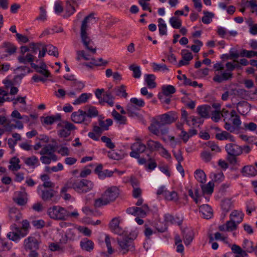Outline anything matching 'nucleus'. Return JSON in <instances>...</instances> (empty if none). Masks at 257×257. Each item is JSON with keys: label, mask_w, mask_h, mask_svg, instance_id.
<instances>
[{"label": "nucleus", "mask_w": 257, "mask_h": 257, "mask_svg": "<svg viewBox=\"0 0 257 257\" xmlns=\"http://www.w3.org/2000/svg\"><path fill=\"white\" fill-rule=\"evenodd\" d=\"M169 22L171 26L174 29H180L181 27L182 22L181 20L176 17H172L169 19Z\"/></svg>", "instance_id": "41"}, {"label": "nucleus", "mask_w": 257, "mask_h": 257, "mask_svg": "<svg viewBox=\"0 0 257 257\" xmlns=\"http://www.w3.org/2000/svg\"><path fill=\"white\" fill-rule=\"evenodd\" d=\"M181 54L182 58L188 62L193 59V55H192V53L189 52V51L187 50H182L181 51Z\"/></svg>", "instance_id": "53"}, {"label": "nucleus", "mask_w": 257, "mask_h": 257, "mask_svg": "<svg viewBox=\"0 0 257 257\" xmlns=\"http://www.w3.org/2000/svg\"><path fill=\"white\" fill-rule=\"evenodd\" d=\"M20 160L19 158L13 157L10 161V163L11 165L9 166L10 170L13 171H17L21 168V166L19 165Z\"/></svg>", "instance_id": "33"}, {"label": "nucleus", "mask_w": 257, "mask_h": 257, "mask_svg": "<svg viewBox=\"0 0 257 257\" xmlns=\"http://www.w3.org/2000/svg\"><path fill=\"white\" fill-rule=\"evenodd\" d=\"M161 127H159L156 124V121L149 127L150 131L155 135L159 136L160 131L159 128Z\"/></svg>", "instance_id": "62"}, {"label": "nucleus", "mask_w": 257, "mask_h": 257, "mask_svg": "<svg viewBox=\"0 0 257 257\" xmlns=\"http://www.w3.org/2000/svg\"><path fill=\"white\" fill-rule=\"evenodd\" d=\"M214 184L210 181L207 184L201 185V188L203 194L211 195L213 192Z\"/></svg>", "instance_id": "26"}, {"label": "nucleus", "mask_w": 257, "mask_h": 257, "mask_svg": "<svg viewBox=\"0 0 257 257\" xmlns=\"http://www.w3.org/2000/svg\"><path fill=\"white\" fill-rule=\"evenodd\" d=\"M172 153L178 163L181 162L183 161V157L182 156V152L180 150H179L177 152L173 150Z\"/></svg>", "instance_id": "63"}, {"label": "nucleus", "mask_w": 257, "mask_h": 257, "mask_svg": "<svg viewBox=\"0 0 257 257\" xmlns=\"http://www.w3.org/2000/svg\"><path fill=\"white\" fill-rule=\"evenodd\" d=\"M241 173L243 176L247 177H254L257 175L256 169L252 165L244 166L241 170Z\"/></svg>", "instance_id": "17"}, {"label": "nucleus", "mask_w": 257, "mask_h": 257, "mask_svg": "<svg viewBox=\"0 0 257 257\" xmlns=\"http://www.w3.org/2000/svg\"><path fill=\"white\" fill-rule=\"evenodd\" d=\"M215 138L219 141L228 140L232 142L235 141L233 136L226 131H222L220 133H216Z\"/></svg>", "instance_id": "23"}, {"label": "nucleus", "mask_w": 257, "mask_h": 257, "mask_svg": "<svg viewBox=\"0 0 257 257\" xmlns=\"http://www.w3.org/2000/svg\"><path fill=\"white\" fill-rule=\"evenodd\" d=\"M3 47L6 48L5 52L8 53L9 55L14 54L17 50L16 46L10 42H4Z\"/></svg>", "instance_id": "34"}, {"label": "nucleus", "mask_w": 257, "mask_h": 257, "mask_svg": "<svg viewBox=\"0 0 257 257\" xmlns=\"http://www.w3.org/2000/svg\"><path fill=\"white\" fill-rule=\"evenodd\" d=\"M162 91L164 95L169 96L175 92L176 89L171 85H164L162 87Z\"/></svg>", "instance_id": "36"}, {"label": "nucleus", "mask_w": 257, "mask_h": 257, "mask_svg": "<svg viewBox=\"0 0 257 257\" xmlns=\"http://www.w3.org/2000/svg\"><path fill=\"white\" fill-rule=\"evenodd\" d=\"M71 3H75L76 1L75 0H68L66 2V13L63 16L64 18L69 17L76 12L75 7L71 5Z\"/></svg>", "instance_id": "21"}, {"label": "nucleus", "mask_w": 257, "mask_h": 257, "mask_svg": "<svg viewBox=\"0 0 257 257\" xmlns=\"http://www.w3.org/2000/svg\"><path fill=\"white\" fill-rule=\"evenodd\" d=\"M76 59L78 61H79L82 58L85 60H89L92 58L91 54H93L92 53H90L89 51L86 52L84 50H78L76 52Z\"/></svg>", "instance_id": "30"}, {"label": "nucleus", "mask_w": 257, "mask_h": 257, "mask_svg": "<svg viewBox=\"0 0 257 257\" xmlns=\"http://www.w3.org/2000/svg\"><path fill=\"white\" fill-rule=\"evenodd\" d=\"M134 239L128 236H122L117 238V241L122 254H125L129 250L134 249Z\"/></svg>", "instance_id": "7"}, {"label": "nucleus", "mask_w": 257, "mask_h": 257, "mask_svg": "<svg viewBox=\"0 0 257 257\" xmlns=\"http://www.w3.org/2000/svg\"><path fill=\"white\" fill-rule=\"evenodd\" d=\"M91 94H87L86 93H84L81 94L79 97L77 98L73 102V104L74 105L80 104L81 103H85L87 102L90 96H91Z\"/></svg>", "instance_id": "38"}, {"label": "nucleus", "mask_w": 257, "mask_h": 257, "mask_svg": "<svg viewBox=\"0 0 257 257\" xmlns=\"http://www.w3.org/2000/svg\"><path fill=\"white\" fill-rule=\"evenodd\" d=\"M92 14H91L86 16L82 22L80 29V37L81 42L87 51H89L90 53H92V54H95L96 49V48H93V42L88 36V34L87 33V30L88 27L87 23L90 18L92 17Z\"/></svg>", "instance_id": "2"}, {"label": "nucleus", "mask_w": 257, "mask_h": 257, "mask_svg": "<svg viewBox=\"0 0 257 257\" xmlns=\"http://www.w3.org/2000/svg\"><path fill=\"white\" fill-rule=\"evenodd\" d=\"M244 213L240 210H234L229 215V218L238 224L241 223L243 219Z\"/></svg>", "instance_id": "20"}, {"label": "nucleus", "mask_w": 257, "mask_h": 257, "mask_svg": "<svg viewBox=\"0 0 257 257\" xmlns=\"http://www.w3.org/2000/svg\"><path fill=\"white\" fill-rule=\"evenodd\" d=\"M112 115L114 119L117 121L119 124H125L126 121V118L124 116L121 115L116 110L113 109L112 111Z\"/></svg>", "instance_id": "35"}, {"label": "nucleus", "mask_w": 257, "mask_h": 257, "mask_svg": "<svg viewBox=\"0 0 257 257\" xmlns=\"http://www.w3.org/2000/svg\"><path fill=\"white\" fill-rule=\"evenodd\" d=\"M147 149L146 145L143 144L141 142H136L133 144L131 147L132 151L130 153L131 157L134 158H139L140 154L144 153Z\"/></svg>", "instance_id": "10"}, {"label": "nucleus", "mask_w": 257, "mask_h": 257, "mask_svg": "<svg viewBox=\"0 0 257 257\" xmlns=\"http://www.w3.org/2000/svg\"><path fill=\"white\" fill-rule=\"evenodd\" d=\"M101 140L103 143H105L106 146L111 149H113L115 148V145L112 142L111 139L106 136H102L101 138Z\"/></svg>", "instance_id": "54"}, {"label": "nucleus", "mask_w": 257, "mask_h": 257, "mask_svg": "<svg viewBox=\"0 0 257 257\" xmlns=\"http://www.w3.org/2000/svg\"><path fill=\"white\" fill-rule=\"evenodd\" d=\"M155 79L156 76L154 74H146L145 75V81L149 88H154L156 87Z\"/></svg>", "instance_id": "29"}, {"label": "nucleus", "mask_w": 257, "mask_h": 257, "mask_svg": "<svg viewBox=\"0 0 257 257\" xmlns=\"http://www.w3.org/2000/svg\"><path fill=\"white\" fill-rule=\"evenodd\" d=\"M55 151L54 146L51 144H48L47 145H45L42 149V150L40 151L39 154L41 155H52V157L54 159V161H56L57 160V157L54 154Z\"/></svg>", "instance_id": "16"}, {"label": "nucleus", "mask_w": 257, "mask_h": 257, "mask_svg": "<svg viewBox=\"0 0 257 257\" xmlns=\"http://www.w3.org/2000/svg\"><path fill=\"white\" fill-rule=\"evenodd\" d=\"M54 186V183L48 180L47 181L44 182L43 185H39L37 188V190L38 192H39L40 190H43V187H44V189H53Z\"/></svg>", "instance_id": "52"}, {"label": "nucleus", "mask_w": 257, "mask_h": 257, "mask_svg": "<svg viewBox=\"0 0 257 257\" xmlns=\"http://www.w3.org/2000/svg\"><path fill=\"white\" fill-rule=\"evenodd\" d=\"M200 155L202 160L206 163L210 162L212 159V154L207 151L202 152Z\"/></svg>", "instance_id": "61"}, {"label": "nucleus", "mask_w": 257, "mask_h": 257, "mask_svg": "<svg viewBox=\"0 0 257 257\" xmlns=\"http://www.w3.org/2000/svg\"><path fill=\"white\" fill-rule=\"evenodd\" d=\"M227 155L232 156H239L241 154V146L235 144L229 143L225 147Z\"/></svg>", "instance_id": "12"}, {"label": "nucleus", "mask_w": 257, "mask_h": 257, "mask_svg": "<svg viewBox=\"0 0 257 257\" xmlns=\"http://www.w3.org/2000/svg\"><path fill=\"white\" fill-rule=\"evenodd\" d=\"M40 161L43 164L48 165L51 163L52 161H54V159L52 155H48V156L42 155L40 157Z\"/></svg>", "instance_id": "60"}, {"label": "nucleus", "mask_w": 257, "mask_h": 257, "mask_svg": "<svg viewBox=\"0 0 257 257\" xmlns=\"http://www.w3.org/2000/svg\"><path fill=\"white\" fill-rule=\"evenodd\" d=\"M45 48L47 49V52L50 55L55 57H58L59 56V52L57 47L52 45H45Z\"/></svg>", "instance_id": "44"}, {"label": "nucleus", "mask_w": 257, "mask_h": 257, "mask_svg": "<svg viewBox=\"0 0 257 257\" xmlns=\"http://www.w3.org/2000/svg\"><path fill=\"white\" fill-rule=\"evenodd\" d=\"M41 191V197L44 201H48L52 200L57 193L53 189H44L40 190Z\"/></svg>", "instance_id": "15"}, {"label": "nucleus", "mask_w": 257, "mask_h": 257, "mask_svg": "<svg viewBox=\"0 0 257 257\" xmlns=\"http://www.w3.org/2000/svg\"><path fill=\"white\" fill-rule=\"evenodd\" d=\"M221 207L224 211L226 212L228 211L231 207L230 200L228 199L223 200L221 203Z\"/></svg>", "instance_id": "59"}, {"label": "nucleus", "mask_w": 257, "mask_h": 257, "mask_svg": "<svg viewBox=\"0 0 257 257\" xmlns=\"http://www.w3.org/2000/svg\"><path fill=\"white\" fill-rule=\"evenodd\" d=\"M25 163L29 166H34L39 164V160L38 158L35 156L31 157L26 158L25 159Z\"/></svg>", "instance_id": "43"}, {"label": "nucleus", "mask_w": 257, "mask_h": 257, "mask_svg": "<svg viewBox=\"0 0 257 257\" xmlns=\"http://www.w3.org/2000/svg\"><path fill=\"white\" fill-rule=\"evenodd\" d=\"M207 146L211 149L212 151L216 153H219L221 151L220 147L213 142H208Z\"/></svg>", "instance_id": "64"}, {"label": "nucleus", "mask_w": 257, "mask_h": 257, "mask_svg": "<svg viewBox=\"0 0 257 257\" xmlns=\"http://www.w3.org/2000/svg\"><path fill=\"white\" fill-rule=\"evenodd\" d=\"M204 16L202 18V21L204 24H208L212 21V19L214 16V14L211 12L204 11Z\"/></svg>", "instance_id": "47"}, {"label": "nucleus", "mask_w": 257, "mask_h": 257, "mask_svg": "<svg viewBox=\"0 0 257 257\" xmlns=\"http://www.w3.org/2000/svg\"><path fill=\"white\" fill-rule=\"evenodd\" d=\"M80 246L82 249L90 252L93 249L94 243L91 240L86 239L80 242Z\"/></svg>", "instance_id": "27"}, {"label": "nucleus", "mask_w": 257, "mask_h": 257, "mask_svg": "<svg viewBox=\"0 0 257 257\" xmlns=\"http://www.w3.org/2000/svg\"><path fill=\"white\" fill-rule=\"evenodd\" d=\"M146 146L151 152L158 151L159 149L163 148L162 145L159 142L155 141L151 139L148 140Z\"/></svg>", "instance_id": "22"}, {"label": "nucleus", "mask_w": 257, "mask_h": 257, "mask_svg": "<svg viewBox=\"0 0 257 257\" xmlns=\"http://www.w3.org/2000/svg\"><path fill=\"white\" fill-rule=\"evenodd\" d=\"M242 247L244 250L249 253L253 252L255 249V247L253 245V242L247 239L244 240Z\"/></svg>", "instance_id": "40"}, {"label": "nucleus", "mask_w": 257, "mask_h": 257, "mask_svg": "<svg viewBox=\"0 0 257 257\" xmlns=\"http://www.w3.org/2000/svg\"><path fill=\"white\" fill-rule=\"evenodd\" d=\"M86 118L91 119L92 117L98 116V111L95 106H89L87 111L86 112Z\"/></svg>", "instance_id": "39"}, {"label": "nucleus", "mask_w": 257, "mask_h": 257, "mask_svg": "<svg viewBox=\"0 0 257 257\" xmlns=\"http://www.w3.org/2000/svg\"><path fill=\"white\" fill-rule=\"evenodd\" d=\"M130 102L133 105H135L137 107H142L145 105V102L142 99H138L136 97L132 98Z\"/></svg>", "instance_id": "56"}, {"label": "nucleus", "mask_w": 257, "mask_h": 257, "mask_svg": "<svg viewBox=\"0 0 257 257\" xmlns=\"http://www.w3.org/2000/svg\"><path fill=\"white\" fill-rule=\"evenodd\" d=\"M255 51H253L252 50L248 51L245 49H243L240 53V56L241 57H245L248 58H250L254 56H255Z\"/></svg>", "instance_id": "55"}, {"label": "nucleus", "mask_w": 257, "mask_h": 257, "mask_svg": "<svg viewBox=\"0 0 257 257\" xmlns=\"http://www.w3.org/2000/svg\"><path fill=\"white\" fill-rule=\"evenodd\" d=\"M119 195V190L115 186L108 188L102 195L100 198L95 200L94 206L99 208L106 205L115 200Z\"/></svg>", "instance_id": "3"}, {"label": "nucleus", "mask_w": 257, "mask_h": 257, "mask_svg": "<svg viewBox=\"0 0 257 257\" xmlns=\"http://www.w3.org/2000/svg\"><path fill=\"white\" fill-rule=\"evenodd\" d=\"M86 111L79 109L77 111L73 112L72 113L71 119L76 123L85 122L87 124L91 121V120L86 118Z\"/></svg>", "instance_id": "11"}, {"label": "nucleus", "mask_w": 257, "mask_h": 257, "mask_svg": "<svg viewBox=\"0 0 257 257\" xmlns=\"http://www.w3.org/2000/svg\"><path fill=\"white\" fill-rule=\"evenodd\" d=\"M62 128L59 131V136L61 138H67L69 136L71 131L76 129V126L72 123L64 121L58 124Z\"/></svg>", "instance_id": "9"}, {"label": "nucleus", "mask_w": 257, "mask_h": 257, "mask_svg": "<svg viewBox=\"0 0 257 257\" xmlns=\"http://www.w3.org/2000/svg\"><path fill=\"white\" fill-rule=\"evenodd\" d=\"M93 186L92 182L86 179H70L62 188V192H66L69 189H73L78 193H85L91 190Z\"/></svg>", "instance_id": "1"}, {"label": "nucleus", "mask_w": 257, "mask_h": 257, "mask_svg": "<svg viewBox=\"0 0 257 257\" xmlns=\"http://www.w3.org/2000/svg\"><path fill=\"white\" fill-rule=\"evenodd\" d=\"M138 108L133 104H128L127 105V114L130 117H139L140 114L137 112Z\"/></svg>", "instance_id": "31"}, {"label": "nucleus", "mask_w": 257, "mask_h": 257, "mask_svg": "<svg viewBox=\"0 0 257 257\" xmlns=\"http://www.w3.org/2000/svg\"><path fill=\"white\" fill-rule=\"evenodd\" d=\"M113 121L111 119H106L105 121L99 120V124L102 130L107 131L109 128V126L112 124Z\"/></svg>", "instance_id": "48"}, {"label": "nucleus", "mask_w": 257, "mask_h": 257, "mask_svg": "<svg viewBox=\"0 0 257 257\" xmlns=\"http://www.w3.org/2000/svg\"><path fill=\"white\" fill-rule=\"evenodd\" d=\"M152 66L154 71H165L169 70L165 64H159L156 63H153L152 64Z\"/></svg>", "instance_id": "50"}, {"label": "nucleus", "mask_w": 257, "mask_h": 257, "mask_svg": "<svg viewBox=\"0 0 257 257\" xmlns=\"http://www.w3.org/2000/svg\"><path fill=\"white\" fill-rule=\"evenodd\" d=\"M165 221L167 222H170L171 224H176L178 225H180L182 223V220L178 217H174L170 214H165L164 215Z\"/></svg>", "instance_id": "28"}, {"label": "nucleus", "mask_w": 257, "mask_h": 257, "mask_svg": "<svg viewBox=\"0 0 257 257\" xmlns=\"http://www.w3.org/2000/svg\"><path fill=\"white\" fill-rule=\"evenodd\" d=\"M177 112L173 111H169L159 116L158 119L156 121V124L161 127L166 124H170L178 119Z\"/></svg>", "instance_id": "6"}, {"label": "nucleus", "mask_w": 257, "mask_h": 257, "mask_svg": "<svg viewBox=\"0 0 257 257\" xmlns=\"http://www.w3.org/2000/svg\"><path fill=\"white\" fill-rule=\"evenodd\" d=\"M34 56L31 54H27L26 57L19 56L18 58V61L21 63L26 64L27 62L33 63Z\"/></svg>", "instance_id": "45"}, {"label": "nucleus", "mask_w": 257, "mask_h": 257, "mask_svg": "<svg viewBox=\"0 0 257 257\" xmlns=\"http://www.w3.org/2000/svg\"><path fill=\"white\" fill-rule=\"evenodd\" d=\"M194 43L195 44L192 45L190 47V49L194 53H197L199 51L200 47L202 46L203 43L201 41L199 40H194Z\"/></svg>", "instance_id": "51"}, {"label": "nucleus", "mask_w": 257, "mask_h": 257, "mask_svg": "<svg viewBox=\"0 0 257 257\" xmlns=\"http://www.w3.org/2000/svg\"><path fill=\"white\" fill-rule=\"evenodd\" d=\"M238 224V223L230 219L225 224L219 226L218 229L221 231L231 232L237 229Z\"/></svg>", "instance_id": "13"}, {"label": "nucleus", "mask_w": 257, "mask_h": 257, "mask_svg": "<svg viewBox=\"0 0 257 257\" xmlns=\"http://www.w3.org/2000/svg\"><path fill=\"white\" fill-rule=\"evenodd\" d=\"M194 177L197 181L201 184H204L206 182V176L201 169H197L195 171Z\"/></svg>", "instance_id": "32"}, {"label": "nucleus", "mask_w": 257, "mask_h": 257, "mask_svg": "<svg viewBox=\"0 0 257 257\" xmlns=\"http://www.w3.org/2000/svg\"><path fill=\"white\" fill-rule=\"evenodd\" d=\"M41 118L44 119V120L42 121L43 124L52 125L55 121L60 120L61 116L60 114L58 113L55 115L48 116L45 117H42Z\"/></svg>", "instance_id": "24"}, {"label": "nucleus", "mask_w": 257, "mask_h": 257, "mask_svg": "<svg viewBox=\"0 0 257 257\" xmlns=\"http://www.w3.org/2000/svg\"><path fill=\"white\" fill-rule=\"evenodd\" d=\"M10 218L12 221L19 222L22 218V214L19 213L11 212L10 214Z\"/></svg>", "instance_id": "58"}, {"label": "nucleus", "mask_w": 257, "mask_h": 257, "mask_svg": "<svg viewBox=\"0 0 257 257\" xmlns=\"http://www.w3.org/2000/svg\"><path fill=\"white\" fill-rule=\"evenodd\" d=\"M40 15L36 18V20L44 22L47 20V17L46 11L43 7H41L40 8Z\"/></svg>", "instance_id": "57"}, {"label": "nucleus", "mask_w": 257, "mask_h": 257, "mask_svg": "<svg viewBox=\"0 0 257 257\" xmlns=\"http://www.w3.org/2000/svg\"><path fill=\"white\" fill-rule=\"evenodd\" d=\"M114 91L117 96H120L124 98H126L127 96V93L125 90V86L124 85H121L119 87L115 88Z\"/></svg>", "instance_id": "42"}, {"label": "nucleus", "mask_w": 257, "mask_h": 257, "mask_svg": "<svg viewBox=\"0 0 257 257\" xmlns=\"http://www.w3.org/2000/svg\"><path fill=\"white\" fill-rule=\"evenodd\" d=\"M183 241L186 245L190 244L194 238V232L192 229L186 228L183 230Z\"/></svg>", "instance_id": "18"}, {"label": "nucleus", "mask_w": 257, "mask_h": 257, "mask_svg": "<svg viewBox=\"0 0 257 257\" xmlns=\"http://www.w3.org/2000/svg\"><path fill=\"white\" fill-rule=\"evenodd\" d=\"M232 77V74L230 72H223L221 75H216L213 78V80L214 81L221 83L224 81H226L231 78Z\"/></svg>", "instance_id": "25"}, {"label": "nucleus", "mask_w": 257, "mask_h": 257, "mask_svg": "<svg viewBox=\"0 0 257 257\" xmlns=\"http://www.w3.org/2000/svg\"><path fill=\"white\" fill-rule=\"evenodd\" d=\"M199 212L201 216L206 219L211 218L213 216V211L211 207L208 204L199 205Z\"/></svg>", "instance_id": "14"}, {"label": "nucleus", "mask_w": 257, "mask_h": 257, "mask_svg": "<svg viewBox=\"0 0 257 257\" xmlns=\"http://www.w3.org/2000/svg\"><path fill=\"white\" fill-rule=\"evenodd\" d=\"M31 65L37 72L42 74L45 77H49L50 76L51 74L47 69L40 68L38 65L34 63H31Z\"/></svg>", "instance_id": "37"}, {"label": "nucleus", "mask_w": 257, "mask_h": 257, "mask_svg": "<svg viewBox=\"0 0 257 257\" xmlns=\"http://www.w3.org/2000/svg\"><path fill=\"white\" fill-rule=\"evenodd\" d=\"M211 106L208 105H200L197 108V112L201 117L207 118L209 117Z\"/></svg>", "instance_id": "19"}, {"label": "nucleus", "mask_w": 257, "mask_h": 257, "mask_svg": "<svg viewBox=\"0 0 257 257\" xmlns=\"http://www.w3.org/2000/svg\"><path fill=\"white\" fill-rule=\"evenodd\" d=\"M40 241L34 236H29L24 241L25 249L29 251L30 257H38L39 253L37 250L39 248Z\"/></svg>", "instance_id": "4"}, {"label": "nucleus", "mask_w": 257, "mask_h": 257, "mask_svg": "<svg viewBox=\"0 0 257 257\" xmlns=\"http://www.w3.org/2000/svg\"><path fill=\"white\" fill-rule=\"evenodd\" d=\"M166 199L169 201H177L178 200V194L175 191H169L166 192Z\"/></svg>", "instance_id": "49"}, {"label": "nucleus", "mask_w": 257, "mask_h": 257, "mask_svg": "<svg viewBox=\"0 0 257 257\" xmlns=\"http://www.w3.org/2000/svg\"><path fill=\"white\" fill-rule=\"evenodd\" d=\"M129 68L133 72V76L135 78H139L141 76L140 67L135 64L131 65Z\"/></svg>", "instance_id": "46"}, {"label": "nucleus", "mask_w": 257, "mask_h": 257, "mask_svg": "<svg viewBox=\"0 0 257 257\" xmlns=\"http://www.w3.org/2000/svg\"><path fill=\"white\" fill-rule=\"evenodd\" d=\"M10 229L11 231L7 234V237L13 241H17L27 235V232L26 231L23 232L22 229L18 227L16 223L12 224Z\"/></svg>", "instance_id": "8"}, {"label": "nucleus", "mask_w": 257, "mask_h": 257, "mask_svg": "<svg viewBox=\"0 0 257 257\" xmlns=\"http://www.w3.org/2000/svg\"><path fill=\"white\" fill-rule=\"evenodd\" d=\"M47 213L51 218L56 220H66L68 219L67 210L59 205L49 208Z\"/></svg>", "instance_id": "5"}]
</instances>
